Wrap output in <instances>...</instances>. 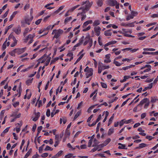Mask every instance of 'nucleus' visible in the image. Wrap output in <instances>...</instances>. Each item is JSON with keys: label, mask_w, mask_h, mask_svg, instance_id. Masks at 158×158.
<instances>
[{"label": "nucleus", "mask_w": 158, "mask_h": 158, "mask_svg": "<svg viewBox=\"0 0 158 158\" xmlns=\"http://www.w3.org/2000/svg\"><path fill=\"white\" fill-rule=\"evenodd\" d=\"M118 145H119L118 147L119 149H127V148H126L125 144H122L120 143H118Z\"/></svg>", "instance_id": "15"}, {"label": "nucleus", "mask_w": 158, "mask_h": 158, "mask_svg": "<svg viewBox=\"0 0 158 158\" xmlns=\"http://www.w3.org/2000/svg\"><path fill=\"white\" fill-rule=\"evenodd\" d=\"M23 124V122L22 121H20L19 123H17L15 124L16 127L20 128Z\"/></svg>", "instance_id": "47"}, {"label": "nucleus", "mask_w": 158, "mask_h": 158, "mask_svg": "<svg viewBox=\"0 0 158 158\" xmlns=\"http://www.w3.org/2000/svg\"><path fill=\"white\" fill-rule=\"evenodd\" d=\"M83 38L79 40V42L74 46V48H76L80 46L82 44L83 41Z\"/></svg>", "instance_id": "33"}, {"label": "nucleus", "mask_w": 158, "mask_h": 158, "mask_svg": "<svg viewBox=\"0 0 158 158\" xmlns=\"http://www.w3.org/2000/svg\"><path fill=\"white\" fill-rule=\"evenodd\" d=\"M111 141V139L110 138H108L106 140H105L104 142V145H106L107 144H108V143L110 142Z\"/></svg>", "instance_id": "43"}, {"label": "nucleus", "mask_w": 158, "mask_h": 158, "mask_svg": "<svg viewBox=\"0 0 158 158\" xmlns=\"http://www.w3.org/2000/svg\"><path fill=\"white\" fill-rule=\"evenodd\" d=\"M72 19V18L71 16L68 17L66 18L64 21V23L65 24H66L68 22H70Z\"/></svg>", "instance_id": "24"}, {"label": "nucleus", "mask_w": 158, "mask_h": 158, "mask_svg": "<svg viewBox=\"0 0 158 158\" xmlns=\"http://www.w3.org/2000/svg\"><path fill=\"white\" fill-rule=\"evenodd\" d=\"M101 28L99 26L95 27L94 28V31L95 32V35L98 36L100 34V30Z\"/></svg>", "instance_id": "8"}, {"label": "nucleus", "mask_w": 158, "mask_h": 158, "mask_svg": "<svg viewBox=\"0 0 158 158\" xmlns=\"http://www.w3.org/2000/svg\"><path fill=\"white\" fill-rule=\"evenodd\" d=\"M22 89L21 87V83L20 82L19 85L18 89L17 90L18 93H19L18 97H19L20 96L22 93Z\"/></svg>", "instance_id": "16"}, {"label": "nucleus", "mask_w": 158, "mask_h": 158, "mask_svg": "<svg viewBox=\"0 0 158 158\" xmlns=\"http://www.w3.org/2000/svg\"><path fill=\"white\" fill-rule=\"evenodd\" d=\"M63 31L62 30L59 29L58 30L54 29L53 30L52 34L54 35L53 38L58 39L63 33Z\"/></svg>", "instance_id": "3"}, {"label": "nucleus", "mask_w": 158, "mask_h": 158, "mask_svg": "<svg viewBox=\"0 0 158 158\" xmlns=\"http://www.w3.org/2000/svg\"><path fill=\"white\" fill-rule=\"evenodd\" d=\"M113 63L117 66H120L123 64V63H120L118 61H115L114 60Z\"/></svg>", "instance_id": "42"}, {"label": "nucleus", "mask_w": 158, "mask_h": 158, "mask_svg": "<svg viewBox=\"0 0 158 158\" xmlns=\"http://www.w3.org/2000/svg\"><path fill=\"white\" fill-rule=\"evenodd\" d=\"M117 4V2L116 1H114L113 0H110L109 2V5L111 6H114L116 4Z\"/></svg>", "instance_id": "18"}, {"label": "nucleus", "mask_w": 158, "mask_h": 158, "mask_svg": "<svg viewBox=\"0 0 158 158\" xmlns=\"http://www.w3.org/2000/svg\"><path fill=\"white\" fill-rule=\"evenodd\" d=\"M112 30H109L106 31L104 32L105 35L107 36H111L112 34V32L111 31Z\"/></svg>", "instance_id": "13"}, {"label": "nucleus", "mask_w": 158, "mask_h": 158, "mask_svg": "<svg viewBox=\"0 0 158 158\" xmlns=\"http://www.w3.org/2000/svg\"><path fill=\"white\" fill-rule=\"evenodd\" d=\"M118 50V48H113L112 50L113 52H112L111 53L113 54V53H114L115 54V55L116 56L119 55L121 53V51H117Z\"/></svg>", "instance_id": "12"}, {"label": "nucleus", "mask_w": 158, "mask_h": 158, "mask_svg": "<svg viewBox=\"0 0 158 158\" xmlns=\"http://www.w3.org/2000/svg\"><path fill=\"white\" fill-rule=\"evenodd\" d=\"M85 41L84 43V45H86L90 41V38L89 34L87 35L85 38Z\"/></svg>", "instance_id": "14"}, {"label": "nucleus", "mask_w": 158, "mask_h": 158, "mask_svg": "<svg viewBox=\"0 0 158 158\" xmlns=\"http://www.w3.org/2000/svg\"><path fill=\"white\" fill-rule=\"evenodd\" d=\"M6 41L7 40H6L3 44L2 47L4 49H5L6 48V45L7 46H8L10 45L9 42H6Z\"/></svg>", "instance_id": "28"}, {"label": "nucleus", "mask_w": 158, "mask_h": 158, "mask_svg": "<svg viewBox=\"0 0 158 158\" xmlns=\"http://www.w3.org/2000/svg\"><path fill=\"white\" fill-rule=\"evenodd\" d=\"M70 132L69 131L66 129L65 131V136L66 137H68L70 135Z\"/></svg>", "instance_id": "38"}, {"label": "nucleus", "mask_w": 158, "mask_h": 158, "mask_svg": "<svg viewBox=\"0 0 158 158\" xmlns=\"http://www.w3.org/2000/svg\"><path fill=\"white\" fill-rule=\"evenodd\" d=\"M114 132V129L113 128H111L109 129L108 133V135H110L112 133H113Z\"/></svg>", "instance_id": "31"}, {"label": "nucleus", "mask_w": 158, "mask_h": 158, "mask_svg": "<svg viewBox=\"0 0 158 158\" xmlns=\"http://www.w3.org/2000/svg\"><path fill=\"white\" fill-rule=\"evenodd\" d=\"M45 144H43L39 148V151L41 153L42 151L43 150L44 147V146Z\"/></svg>", "instance_id": "55"}, {"label": "nucleus", "mask_w": 158, "mask_h": 158, "mask_svg": "<svg viewBox=\"0 0 158 158\" xmlns=\"http://www.w3.org/2000/svg\"><path fill=\"white\" fill-rule=\"evenodd\" d=\"M136 23V21H134V22H132V23H127V27H134L135 26L134 23Z\"/></svg>", "instance_id": "35"}, {"label": "nucleus", "mask_w": 158, "mask_h": 158, "mask_svg": "<svg viewBox=\"0 0 158 158\" xmlns=\"http://www.w3.org/2000/svg\"><path fill=\"white\" fill-rule=\"evenodd\" d=\"M100 24V22L99 20H96L93 23V26L95 27H97V26L99 25Z\"/></svg>", "instance_id": "21"}, {"label": "nucleus", "mask_w": 158, "mask_h": 158, "mask_svg": "<svg viewBox=\"0 0 158 158\" xmlns=\"http://www.w3.org/2000/svg\"><path fill=\"white\" fill-rule=\"evenodd\" d=\"M63 153V151L62 150L60 151H59L56 154L57 156L59 157Z\"/></svg>", "instance_id": "46"}, {"label": "nucleus", "mask_w": 158, "mask_h": 158, "mask_svg": "<svg viewBox=\"0 0 158 158\" xmlns=\"http://www.w3.org/2000/svg\"><path fill=\"white\" fill-rule=\"evenodd\" d=\"M33 80V78L31 79H29L26 81V84L27 85H30L32 83Z\"/></svg>", "instance_id": "23"}, {"label": "nucleus", "mask_w": 158, "mask_h": 158, "mask_svg": "<svg viewBox=\"0 0 158 158\" xmlns=\"http://www.w3.org/2000/svg\"><path fill=\"white\" fill-rule=\"evenodd\" d=\"M13 31L17 35L19 34L21 32V27L20 26H18L13 29Z\"/></svg>", "instance_id": "10"}, {"label": "nucleus", "mask_w": 158, "mask_h": 158, "mask_svg": "<svg viewBox=\"0 0 158 158\" xmlns=\"http://www.w3.org/2000/svg\"><path fill=\"white\" fill-rule=\"evenodd\" d=\"M147 146V145L146 144L144 143H141L139 144V146L138 147H137L136 148L137 149H139L141 148H144L146 147Z\"/></svg>", "instance_id": "25"}, {"label": "nucleus", "mask_w": 158, "mask_h": 158, "mask_svg": "<svg viewBox=\"0 0 158 158\" xmlns=\"http://www.w3.org/2000/svg\"><path fill=\"white\" fill-rule=\"evenodd\" d=\"M117 43V41L115 40H112L110 41L104 45L105 47H107L111 44H114Z\"/></svg>", "instance_id": "17"}, {"label": "nucleus", "mask_w": 158, "mask_h": 158, "mask_svg": "<svg viewBox=\"0 0 158 158\" xmlns=\"http://www.w3.org/2000/svg\"><path fill=\"white\" fill-rule=\"evenodd\" d=\"M92 141H93L92 139H91L89 140L88 143V147H89L91 146L92 143Z\"/></svg>", "instance_id": "60"}, {"label": "nucleus", "mask_w": 158, "mask_h": 158, "mask_svg": "<svg viewBox=\"0 0 158 158\" xmlns=\"http://www.w3.org/2000/svg\"><path fill=\"white\" fill-rule=\"evenodd\" d=\"M29 29L27 27L25 29L24 32H23V35L25 36L27 34L28 32Z\"/></svg>", "instance_id": "54"}, {"label": "nucleus", "mask_w": 158, "mask_h": 158, "mask_svg": "<svg viewBox=\"0 0 158 158\" xmlns=\"http://www.w3.org/2000/svg\"><path fill=\"white\" fill-rule=\"evenodd\" d=\"M13 25L12 24H11V25H10L9 26L7 27V28L6 29L5 33H6L7 32L8 30L9 29H10V28H12V27L13 26Z\"/></svg>", "instance_id": "56"}, {"label": "nucleus", "mask_w": 158, "mask_h": 158, "mask_svg": "<svg viewBox=\"0 0 158 158\" xmlns=\"http://www.w3.org/2000/svg\"><path fill=\"white\" fill-rule=\"evenodd\" d=\"M142 54L144 55H154V52H143Z\"/></svg>", "instance_id": "45"}, {"label": "nucleus", "mask_w": 158, "mask_h": 158, "mask_svg": "<svg viewBox=\"0 0 158 158\" xmlns=\"http://www.w3.org/2000/svg\"><path fill=\"white\" fill-rule=\"evenodd\" d=\"M88 24L87 21L84 23L82 26V27L83 28L82 31H86L90 29L91 26L90 25L89 26L87 27H85Z\"/></svg>", "instance_id": "7"}, {"label": "nucleus", "mask_w": 158, "mask_h": 158, "mask_svg": "<svg viewBox=\"0 0 158 158\" xmlns=\"http://www.w3.org/2000/svg\"><path fill=\"white\" fill-rule=\"evenodd\" d=\"M101 85L102 87L104 88H106L107 87V85L106 83L101 82Z\"/></svg>", "instance_id": "64"}, {"label": "nucleus", "mask_w": 158, "mask_h": 158, "mask_svg": "<svg viewBox=\"0 0 158 158\" xmlns=\"http://www.w3.org/2000/svg\"><path fill=\"white\" fill-rule=\"evenodd\" d=\"M5 110H2L1 111L0 113V116L1 118H2L3 117L4 114L5 113Z\"/></svg>", "instance_id": "61"}, {"label": "nucleus", "mask_w": 158, "mask_h": 158, "mask_svg": "<svg viewBox=\"0 0 158 158\" xmlns=\"http://www.w3.org/2000/svg\"><path fill=\"white\" fill-rule=\"evenodd\" d=\"M64 6H61L59 7V8L57 10H56V12H59L60 11V10H62L63 9V8H64Z\"/></svg>", "instance_id": "59"}, {"label": "nucleus", "mask_w": 158, "mask_h": 158, "mask_svg": "<svg viewBox=\"0 0 158 158\" xmlns=\"http://www.w3.org/2000/svg\"><path fill=\"white\" fill-rule=\"evenodd\" d=\"M97 105L96 104L95 105H93L90 107L87 110V112L88 113H90L91 112V110L95 106H97Z\"/></svg>", "instance_id": "39"}, {"label": "nucleus", "mask_w": 158, "mask_h": 158, "mask_svg": "<svg viewBox=\"0 0 158 158\" xmlns=\"http://www.w3.org/2000/svg\"><path fill=\"white\" fill-rule=\"evenodd\" d=\"M42 20V19H39L35 22V24L36 25H39L40 23Z\"/></svg>", "instance_id": "62"}, {"label": "nucleus", "mask_w": 158, "mask_h": 158, "mask_svg": "<svg viewBox=\"0 0 158 158\" xmlns=\"http://www.w3.org/2000/svg\"><path fill=\"white\" fill-rule=\"evenodd\" d=\"M81 113V111H79L77 113L74 117V120H75L80 115Z\"/></svg>", "instance_id": "40"}, {"label": "nucleus", "mask_w": 158, "mask_h": 158, "mask_svg": "<svg viewBox=\"0 0 158 158\" xmlns=\"http://www.w3.org/2000/svg\"><path fill=\"white\" fill-rule=\"evenodd\" d=\"M35 36L34 35L31 34L29 35L24 40V42L27 43L29 40L28 43L30 44L33 42V39Z\"/></svg>", "instance_id": "6"}, {"label": "nucleus", "mask_w": 158, "mask_h": 158, "mask_svg": "<svg viewBox=\"0 0 158 158\" xmlns=\"http://www.w3.org/2000/svg\"><path fill=\"white\" fill-rule=\"evenodd\" d=\"M67 147L70 148V149H71V150H75V148H73L72 146H71V144H70V143H68L67 144Z\"/></svg>", "instance_id": "57"}, {"label": "nucleus", "mask_w": 158, "mask_h": 158, "mask_svg": "<svg viewBox=\"0 0 158 158\" xmlns=\"http://www.w3.org/2000/svg\"><path fill=\"white\" fill-rule=\"evenodd\" d=\"M94 143L92 146L93 147H94V146H96L97 145L98 143V141L95 138L94 139Z\"/></svg>", "instance_id": "51"}, {"label": "nucleus", "mask_w": 158, "mask_h": 158, "mask_svg": "<svg viewBox=\"0 0 158 158\" xmlns=\"http://www.w3.org/2000/svg\"><path fill=\"white\" fill-rule=\"evenodd\" d=\"M16 48L14 49L13 50L9 52V54L11 56H15V53H17Z\"/></svg>", "instance_id": "32"}, {"label": "nucleus", "mask_w": 158, "mask_h": 158, "mask_svg": "<svg viewBox=\"0 0 158 158\" xmlns=\"http://www.w3.org/2000/svg\"><path fill=\"white\" fill-rule=\"evenodd\" d=\"M30 7V4H26L24 7V9L25 10H26L29 9Z\"/></svg>", "instance_id": "58"}, {"label": "nucleus", "mask_w": 158, "mask_h": 158, "mask_svg": "<svg viewBox=\"0 0 158 158\" xmlns=\"http://www.w3.org/2000/svg\"><path fill=\"white\" fill-rule=\"evenodd\" d=\"M27 49L26 47L21 48H16L17 53L19 55L24 52Z\"/></svg>", "instance_id": "11"}, {"label": "nucleus", "mask_w": 158, "mask_h": 158, "mask_svg": "<svg viewBox=\"0 0 158 158\" xmlns=\"http://www.w3.org/2000/svg\"><path fill=\"white\" fill-rule=\"evenodd\" d=\"M50 114V110L49 109H48L46 113V115L48 117H49Z\"/></svg>", "instance_id": "63"}, {"label": "nucleus", "mask_w": 158, "mask_h": 158, "mask_svg": "<svg viewBox=\"0 0 158 158\" xmlns=\"http://www.w3.org/2000/svg\"><path fill=\"white\" fill-rule=\"evenodd\" d=\"M86 12L82 10V12L80 13H78L77 15V16L80 15L81 16V20L83 21L84 20L86 17V15H85Z\"/></svg>", "instance_id": "9"}, {"label": "nucleus", "mask_w": 158, "mask_h": 158, "mask_svg": "<svg viewBox=\"0 0 158 158\" xmlns=\"http://www.w3.org/2000/svg\"><path fill=\"white\" fill-rule=\"evenodd\" d=\"M137 14L138 13L137 12L134 11H131V16H133V18H134V17L136 16Z\"/></svg>", "instance_id": "50"}, {"label": "nucleus", "mask_w": 158, "mask_h": 158, "mask_svg": "<svg viewBox=\"0 0 158 158\" xmlns=\"http://www.w3.org/2000/svg\"><path fill=\"white\" fill-rule=\"evenodd\" d=\"M85 4V7L84 6H81L78 9V10H82L84 11L87 12L88 11L93 4V2H90L89 1L86 0L85 1L81 3V5H83Z\"/></svg>", "instance_id": "1"}, {"label": "nucleus", "mask_w": 158, "mask_h": 158, "mask_svg": "<svg viewBox=\"0 0 158 158\" xmlns=\"http://www.w3.org/2000/svg\"><path fill=\"white\" fill-rule=\"evenodd\" d=\"M80 6V5H77L76 6H74L71 8L69 10V11H70L71 12L73 11L74 10H75L76 9L78 8Z\"/></svg>", "instance_id": "34"}, {"label": "nucleus", "mask_w": 158, "mask_h": 158, "mask_svg": "<svg viewBox=\"0 0 158 158\" xmlns=\"http://www.w3.org/2000/svg\"><path fill=\"white\" fill-rule=\"evenodd\" d=\"M158 99L156 97H152L151 98V102L152 103H155Z\"/></svg>", "instance_id": "29"}, {"label": "nucleus", "mask_w": 158, "mask_h": 158, "mask_svg": "<svg viewBox=\"0 0 158 158\" xmlns=\"http://www.w3.org/2000/svg\"><path fill=\"white\" fill-rule=\"evenodd\" d=\"M63 86H61L60 87V86H59L58 88L56 89V94L57 95V94L58 93L59 89H60V90L59 91L60 93L62 91V89L63 88Z\"/></svg>", "instance_id": "44"}, {"label": "nucleus", "mask_w": 158, "mask_h": 158, "mask_svg": "<svg viewBox=\"0 0 158 158\" xmlns=\"http://www.w3.org/2000/svg\"><path fill=\"white\" fill-rule=\"evenodd\" d=\"M133 19V16L131 15H128L126 18L127 21H128L131 19Z\"/></svg>", "instance_id": "52"}, {"label": "nucleus", "mask_w": 158, "mask_h": 158, "mask_svg": "<svg viewBox=\"0 0 158 158\" xmlns=\"http://www.w3.org/2000/svg\"><path fill=\"white\" fill-rule=\"evenodd\" d=\"M55 142L54 144V146L55 147H56L60 143V140H55Z\"/></svg>", "instance_id": "49"}, {"label": "nucleus", "mask_w": 158, "mask_h": 158, "mask_svg": "<svg viewBox=\"0 0 158 158\" xmlns=\"http://www.w3.org/2000/svg\"><path fill=\"white\" fill-rule=\"evenodd\" d=\"M125 119L122 120L119 123V125L120 127H121L124 124Z\"/></svg>", "instance_id": "53"}, {"label": "nucleus", "mask_w": 158, "mask_h": 158, "mask_svg": "<svg viewBox=\"0 0 158 158\" xmlns=\"http://www.w3.org/2000/svg\"><path fill=\"white\" fill-rule=\"evenodd\" d=\"M84 71L86 72V75L87 78L92 76L93 74V69L92 68H89L88 66H87L85 69Z\"/></svg>", "instance_id": "4"}, {"label": "nucleus", "mask_w": 158, "mask_h": 158, "mask_svg": "<svg viewBox=\"0 0 158 158\" xmlns=\"http://www.w3.org/2000/svg\"><path fill=\"white\" fill-rule=\"evenodd\" d=\"M31 149H30L25 155L24 158H27L31 154Z\"/></svg>", "instance_id": "36"}, {"label": "nucleus", "mask_w": 158, "mask_h": 158, "mask_svg": "<svg viewBox=\"0 0 158 158\" xmlns=\"http://www.w3.org/2000/svg\"><path fill=\"white\" fill-rule=\"evenodd\" d=\"M105 113V116L103 121V123L105 122L109 114V112L107 111H106V112L105 111H104L103 112L102 116H103V115Z\"/></svg>", "instance_id": "20"}, {"label": "nucleus", "mask_w": 158, "mask_h": 158, "mask_svg": "<svg viewBox=\"0 0 158 158\" xmlns=\"http://www.w3.org/2000/svg\"><path fill=\"white\" fill-rule=\"evenodd\" d=\"M124 123L126 124H129L130 123H134V122L133 121L132 119H129L127 120H126L125 119Z\"/></svg>", "instance_id": "26"}, {"label": "nucleus", "mask_w": 158, "mask_h": 158, "mask_svg": "<svg viewBox=\"0 0 158 158\" xmlns=\"http://www.w3.org/2000/svg\"><path fill=\"white\" fill-rule=\"evenodd\" d=\"M75 156L73 155L72 154L69 153L64 156L65 158H74L75 157Z\"/></svg>", "instance_id": "27"}, {"label": "nucleus", "mask_w": 158, "mask_h": 158, "mask_svg": "<svg viewBox=\"0 0 158 158\" xmlns=\"http://www.w3.org/2000/svg\"><path fill=\"white\" fill-rule=\"evenodd\" d=\"M143 50L144 51H154L156 49L153 48H144Z\"/></svg>", "instance_id": "41"}, {"label": "nucleus", "mask_w": 158, "mask_h": 158, "mask_svg": "<svg viewBox=\"0 0 158 158\" xmlns=\"http://www.w3.org/2000/svg\"><path fill=\"white\" fill-rule=\"evenodd\" d=\"M31 17L30 18L28 16H26L24 19V20H22L21 21L22 27H25V24H27L28 25L30 24L33 18V16H31Z\"/></svg>", "instance_id": "2"}, {"label": "nucleus", "mask_w": 158, "mask_h": 158, "mask_svg": "<svg viewBox=\"0 0 158 158\" xmlns=\"http://www.w3.org/2000/svg\"><path fill=\"white\" fill-rule=\"evenodd\" d=\"M84 55V54H81L80 57L77 59L75 62L74 63V64H76L77 63H78L79 61L81 60V58L83 57V56Z\"/></svg>", "instance_id": "37"}, {"label": "nucleus", "mask_w": 158, "mask_h": 158, "mask_svg": "<svg viewBox=\"0 0 158 158\" xmlns=\"http://www.w3.org/2000/svg\"><path fill=\"white\" fill-rule=\"evenodd\" d=\"M21 114L20 113H19L17 115L15 118H12L11 119V122H14L15 121L16 119L19 118L21 116Z\"/></svg>", "instance_id": "30"}, {"label": "nucleus", "mask_w": 158, "mask_h": 158, "mask_svg": "<svg viewBox=\"0 0 158 158\" xmlns=\"http://www.w3.org/2000/svg\"><path fill=\"white\" fill-rule=\"evenodd\" d=\"M103 0H98L97 4L99 7H101L103 4Z\"/></svg>", "instance_id": "22"}, {"label": "nucleus", "mask_w": 158, "mask_h": 158, "mask_svg": "<svg viewBox=\"0 0 158 158\" xmlns=\"http://www.w3.org/2000/svg\"><path fill=\"white\" fill-rule=\"evenodd\" d=\"M148 99L145 98L142 99L140 102L139 105H142L145 103L147 102L148 101Z\"/></svg>", "instance_id": "19"}, {"label": "nucleus", "mask_w": 158, "mask_h": 158, "mask_svg": "<svg viewBox=\"0 0 158 158\" xmlns=\"http://www.w3.org/2000/svg\"><path fill=\"white\" fill-rule=\"evenodd\" d=\"M53 149L49 146H47L45 148V151H52Z\"/></svg>", "instance_id": "48"}, {"label": "nucleus", "mask_w": 158, "mask_h": 158, "mask_svg": "<svg viewBox=\"0 0 158 158\" xmlns=\"http://www.w3.org/2000/svg\"><path fill=\"white\" fill-rule=\"evenodd\" d=\"M109 68L110 66L109 65L105 66L102 63H99L98 66V73L100 74L102 70L108 69Z\"/></svg>", "instance_id": "5"}]
</instances>
